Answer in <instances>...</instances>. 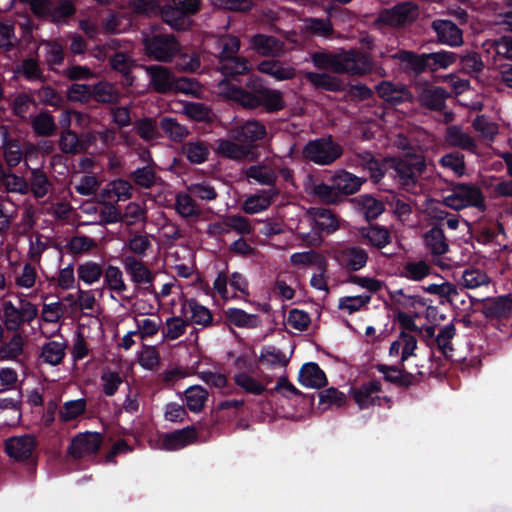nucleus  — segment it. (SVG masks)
Instances as JSON below:
<instances>
[{
	"instance_id": "f257e3e1",
	"label": "nucleus",
	"mask_w": 512,
	"mask_h": 512,
	"mask_svg": "<svg viewBox=\"0 0 512 512\" xmlns=\"http://www.w3.org/2000/svg\"><path fill=\"white\" fill-rule=\"evenodd\" d=\"M13 299L1 303L2 322L9 332H18L25 324L38 317V306L32 303L22 292H12Z\"/></svg>"
},
{
	"instance_id": "f03ea898",
	"label": "nucleus",
	"mask_w": 512,
	"mask_h": 512,
	"mask_svg": "<svg viewBox=\"0 0 512 512\" xmlns=\"http://www.w3.org/2000/svg\"><path fill=\"white\" fill-rule=\"evenodd\" d=\"M451 193L443 198V205L460 211L468 207L485 209V197L482 190L473 183H452Z\"/></svg>"
},
{
	"instance_id": "7ed1b4c3",
	"label": "nucleus",
	"mask_w": 512,
	"mask_h": 512,
	"mask_svg": "<svg viewBox=\"0 0 512 512\" xmlns=\"http://www.w3.org/2000/svg\"><path fill=\"white\" fill-rule=\"evenodd\" d=\"M343 154L342 146L332 135L309 140L302 150L304 159L317 165H331Z\"/></svg>"
},
{
	"instance_id": "20e7f679",
	"label": "nucleus",
	"mask_w": 512,
	"mask_h": 512,
	"mask_svg": "<svg viewBox=\"0 0 512 512\" xmlns=\"http://www.w3.org/2000/svg\"><path fill=\"white\" fill-rule=\"evenodd\" d=\"M311 231L303 234L302 239L309 246H320L324 237L334 233L339 228L337 216L329 209L312 208Z\"/></svg>"
},
{
	"instance_id": "39448f33",
	"label": "nucleus",
	"mask_w": 512,
	"mask_h": 512,
	"mask_svg": "<svg viewBox=\"0 0 512 512\" xmlns=\"http://www.w3.org/2000/svg\"><path fill=\"white\" fill-rule=\"evenodd\" d=\"M391 168L395 174L394 178L398 181L400 186L407 191L415 187L418 178L426 170V163L422 156L407 155L404 158L391 159Z\"/></svg>"
},
{
	"instance_id": "423d86ee",
	"label": "nucleus",
	"mask_w": 512,
	"mask_h": 512,
	"mask_svg": "<svg viewBox=\"0 0 512 512\" xmlns=\"http://www.w3.org/2000/svg\"><path fill=\"white\" fill-rule=\"evenodd\" d=\"M38 441L33 434L12 436L5 440L4 449L9 458L15 462L35 463Z\"/></svg>"
},
{
	"instance_id": "0eeeda50",
	"label": "nucleus",
	"mask_w": 512,
	"mask_h": 512,
	"mask_svg": "<svg viewBox=\"0 0 512 512\" xmlns=\"http://www.w3.org/2000/svg\"><path fill=\"white\" fill-rule=\"evenodd\" d=\"M416 334H418L423 340L429 342L430 345H436L445 359L454 360L452 355L454 349L451 340L456 334V327L453 323H449L442 327L437 336H435V326L433 325H424L422 327L418 326Z\"/></svg>"
},
{
	"instance_id": "6e6552de",
	"label": "nucleus",
	"mask_w": 512,
	"mask_h": 512,
	"mask_svg": "<svg viewBox=\"0 0 512 512\" xmlns=\"http://www.w3.org/2000/svg\"><path fill=\"white\" fill-rule=\"evenodd\" d=\"M245 85L246 88H243L233 83H226L223 88L224 97L248 109L246 96L250 95L260 98L268 89L264 84V80L257 75H250Z\"/></svg>"
},
{
	"instance_id": "1a4fd4ad",
	"label": "nucleus",
	"mask_w": 512,
	"mask_h": 512,
	"mask_svg": "<svg viewBox=\"0 0 512 512\" xmlns=\"http://www.w3.org/2000/svg\"><path fill=\"white\" fill-rule=\"evenodd\" d=\"M373 61L369 54L351 49L339 58L338 73L352 76H364L372 72Z\"/></svg>"
},
{
	"instance_id": "9d476101",
	"label": "nucleus",
	"mask_w": 512,
	"mask_h": 512,
	"mask_svg": "<svg viewBox=\"0 0 512 512\" xmlns=\"http://www.w3.org/2000/svg\"><path fill=\"white\" fill-rule=\"evenodd\" d=\"M146 53L158 61H168L178 49V44L172 36L153 35L144 39Z\"/></svg>"
},
{
	"instance_id": "9b49d317",
	"label": "nucleus",
	"mask_w": 512,
	"mask_h": 512,
	"mask_svg": "<svg viewBox=\"0 0 512 512\" xmlns=\"http://www.w3.org/2000/svg\"><path fill=\"white\" fill-rule=\"evenodd\" d=\"M382 384L379 380L373 379L369 382L363 383L358 388H352V396L356 404L360 409H367L370 406H381V401L384 400L386 403H390V398L387 396L380 397L375 395L381 392Z\"/></svg>"
},
{
	"instance_id": "f8f14e48",
	"label": "nucleus",
	"mask_w": 512,
	"mask_h": 512,
	"mask_svg": "<svg viewBox=\"0 0 512 512\" xmlns=\"http://www.w3.org/2000/svg\"><path fill=\"white\" fill-rule=\"evenodd\" d=\"M416 13L417 7L412 2H403L382 11L379 20L391 27H402L412 23Z\"/></svg>"
},
{
	"instance_id": "ddd939ff",
	"label": "nucleus",
	"mask_w": 512,
	"mask_h": 512,
	"mask_svg": "<svg viewBox=\"0 0 512 512\" xmlns=\"http://www.w3.org/2000/svg\"><path fill=\"white\" fill-rule=\"evenodd\" d=\"M102 441V435L98 432L79 433L72 439L68 452L74 459H80L96 453Z\"/></svg>"
},
{
	"instance_id": "4468645a",
	"label": "nucleus",
	"mask_w": 512,
	"mask_h": 512,
	"mask_svg": "<svg viewBox=\"0 0 512 512\" xmlns=\"http://www.w3.org/2000/svg\"><path fill=\"white\" fill-rule=\"evenodd\" d=\"M431 28L436 33L439 43L451 47H458L463 44V32L453 21L435 19L431 23Z\"/></svg>"
},
{
	"instance_id": "2eb2a0df",
	"label": "nucleus",
	"mask_w": 512,
	"mask_h": 512,
	"mask_svg": "<svg viewBox=\"0 0 512 512\" xmlns=\"http://www.w3.org/2000/svg\"><path fill=\"white\" fill-rule=\"evenodd\" d=\"M122 264L135 286L147 285V290L152 287L154 274L142 261L134 256H126L123 258Z\"/></svg>"
},
{
	"instance_id": "dca6fc26",
	"label": "nucleus",
	"mask_w": 512,
	"mask_h": 512,
	"mask_svg": "<svg viewBox=\"0 0 512 512\" xmlns=\"http://www.w3.org/2000/svg\"><path fill=\"white\" fill-rule=\"evenodd\" d=\"M104 285L112 293L121 298L124 303H130L135 295H127L128 285L123 271L115 265H108L104 272Z\"/></svg>"
},
{
	"instance_id": "f3484780",
	"label": "nucleus",
	"mask_w": 512,
	"mask_h": 512,
	"mask_svg": "<svg viewBox=\"0 0 512 512\" xmlns=\"http://www.w3.org/2000/svg\"><path fill=\"white\" fill-rule=\"evenodd\" d=\"M250 48L258 55L275 58L283 53L284 44L272 35L257 33L249 40Z\"/></svg>"
},
{
	"instance_id": "a211bd4d",
	"label": "nucleus",
	"mask_w": 512,
	"mask_h": 512,
	"mask_svg": "<svg viewBox=\"0 0 512 512\" xmlns=\"http://www.w3.org/2000/svg\"><path fill=\"white\" fill-rule=\"evenodd\" d=\"M378 372L383 374L385 381L398 387L408 389L415 382V375L405 369L403 363L398 365H386L378 363L375 365Z\"/></svg>"
},
{
	"instance_id": "6ab92c4d",
	"label": "nucleus",
	"mask_w": 512,
	"mask_h": 512,
	"mask_svg": "<svg viewBox=\"0 0 512 512\" xmlns=\"http://www.w3.org/2000/svg\"><path fill=\"white\" fill-rule=\"evenodd\" d=\"M248 109L263 107L267 112H278L285 107V100L280 90L268 88L260 98L247 95Z\"/></svg>"
},
{
	"instance_id": "aec40b11",
	"label": "nucleus",
	"mask_w": 512,
	"mask_h": 512,
	"mask_svg": "<svg viewBox=\"0 0 512 512\" xmlns=\"http://www.w3.org/2000/svg\"><path fill=\"white\" fill-rule=\"evenodd\" d=\"M369 256L365 249L358 246H347L339 251L337 260L341 266L351 272L364 268Z\"/></svg>"
},
{
	"instance_id": "412c9836",
	"label": "nucleus",
	"mask_w": 512,
	"mask_h": 512,
	"mask_svg": "<svg viewBox=\"0 0 512 512\" xmlns=\"http://www.w3.org/2000/svg\"><path fill=\"white\" fill-rule=\"evenodd\" d=\"M266 127L259 121L249 120L243 125L231 130L230 136L234 141L241 143H253L265 138Z\"/></svg>"
},
{
	"instance_id": "4be33fe9",
	"label": "nucleus",
	"mask_w": 512,
	"mask_h": 512,
	"mask_svg": "<svg viewBox=\"0 0 512 512\" xmlns=\"http://www.w3.org/2000/svg\"><path fill=\"white\" fill-rule=\"evenodd\" d=\"M192 10V0H172L162 9V17L174 28H181L184 18Z\"/></svg>"
},
{
	"instance_id": "5701e85b",
	"label": "nucleus",
	"mask_w": 512,
	"mask_h": 512,
	"mask_svg": "<svg viewBox=\"0 0 512 512\" xmlns=\"http://www.w3.org/2000/svg\"><path fill=\"white\" fill-rule=\"evenodd\" d=\"M392 59L398 60L403 65L405 73L414 74L416 76L427 71V61L425 53L417 54L410 50L401 49L391 56Z\"/></svg>"
},
{
	"instance_id": "b1692460",
	"label": "nucleus",
	"mask_w": 512,
	"mask_h": 512,
	"mask_svg": "<svg viewBox=\"0 0 512 512\" xmlns=\"http://www.w3.org/2000/svg\"><path fill=\"white\" fill-rule=\"evenodd\" d=\"M377 94L387 103L396 106L409 100L410 91L402 84L391 81H382L376 86Z\"/></svg>"
},
{
	"instance_id": "393cba45",
	"label": "nucleus",
	"mask_w": 512,
	"mask_h": 512,
	"mask_svg": "<svg viewBox=\"0 0 512 512\" xmlns=\"http://www.w3.org/2000/svg\"><path fill=\"white\" fill-rule=\"evenodd\" d=\"M298 382L307 388L320 389L326 386L327 377L317 363L308 362L300 368Z\"/></svg>"
},
{
	"instance_id": "a878e982",
	"label": "nucleus",
	"mask_w": 512,
	"mask_h": 512,
	"mask_svg": "<svg viewBox=\"0 0 512 512\" xmlns=\"http://www.w3.org/2000/svg\"><path fill=\"white\" fill-rule=\"evenodd\" d=\"M482 313L490 319H507L512 314V297L499 296L487 300L482 307Z\"/></svg>"
},
{
	"instance_id": "bb28decb",
	"label": "nucleus",
	"mask_w": 512,
	"mask_h": 512,
	"mask_svg": "<svg viewBox=\"0 0 512 512\" xmlns=\"http://www.w3.org/2000/svg\"><path fill=\"white\" fill-rule=\"evenodd\" d=\"M220 62V71L225 76L221 82L222 89L226 83H231L228 79L236 80L237 76L248 73L251 69V63L245 57L235 56L224 59Z\"/></svg>"
},
{
	"instance_id": "cd10ccee",
	"label": "nucleus",
	"mask_w": 512,
	"mask_h": 512,
	"mask_svg": "<svg viewBox=\"0 0 512 512\" xmlns=\"http://www.w3.org/2000/svg\"><path fill=\"white\" fill-rule=\"evenodd\" d=\"M257 70L278 81L290 80L295 76V69L293 67L274 58L259 62Z\"/></svg>"
},
{
	"instance_id": "c85d7f7f",
	"label": "nucleus",
	"mask_w": 512,
	"mask_h": 512,
	"mask_svg": "<svg viewBox=\"0 0 512 512\" xmlns=\"http://www.w3.org/2000/svg\"><path fill=\"white\" fill-rule=\"evenodd\" d=\"M38 282L37 269L31 262H25L13 271V283L17 289L33 290Z\"/></svg>"
},
{
	"instance_id": "c756f323",
	"label": "nucleus",
	"mask_w": 512,
	"mask_h": 512,
	"mask_svg": "<svg viewBox=\"0 0 512 512\" xmlns=\"http://www.w3.org/2000/svg\"><path fill=\"white\" fill-rule=\"evenodd\" d=\"M28 182V193L31 192L36 199H42L53 191V184L47 174L39 169H32Z\"/></svg>"
},
{
	"instance_id": "7c9ffc66",
	"label": "nucleus",
	"mask_w": 512,
	"mask_h": 512,
	"mask_svg": "<svg viewBox=\"0 0 512 512\" xmlns=\"http://www.w3.org/2000/svg\"><path fill=\"white\" fill-rule=\"evenodd\" d=\"M447 91L442 87H426L418 95L421 106L432 111H441L445 108Z\"/></svg>"
},
{
	"instance_id": "2f4dec72",
	"label": "nucleus",
	"mask_w": 512,
	"mask_h": 512,
	"mask_svg": "<svg viewBox=\"0 0 512 512\" xmlns=\"http://www.w3.org/2000/svg\"><path fill=\"white\" fill-rule=\"evenodd\" d=\"M192 441V428L187 426L181 430L171 433H164L159 436L160 447L174 451L184 448Z\"/></svg>"
},
{
	"instance_id": "473e14b6",
	"label": "nucleus",
	"mask_w": 512,
	"mask_h": 512,
	"mask_svg": "<svg viewBox=\"0 0 512 512\" xmlns=\"http://www.w3.org/2000/svg\"><path fill=\"white\" fill-rule=\"evenodd\" d=\"M423 239L427 249L433 256L444 255L449 250L443 227L440 225H433L431 229L425 232Z\"/></svg>"
},
{
	"instance_id": "72a5a7b5",
	"label": "nucleus",
	"mask_w": 512,
	"mask_h": 512,
	"mask_svg": "<svg viewBox=\"0 0 512 512\" xmlns=\"http://www.w3.org/2000/svg\"><path fill=\"white\" fill-rule=\"evenodd\" d=\"M361 238L366 239L370 245L382 249L391 242V234L389 230L379 224L369 223L366 227L358 230Z\"/></svg>"
},
{
	"instance_id": "f704fd0d",
	"label": "nucleus",
	"mask_w": 512,
	"mask_h": 512,
	"mask_svg": "<svg viewBox=\"0 0 512 512\" xmlns=\"http://www.w3.org/2000/svg\"><path fill=\"white\" fill-rule=\"evenodd\" d=\"M445 142L451 147L468 151H474L477 148L475 139L465 133L459 125H450L446 128Z\"/></svg>"
},
{
	"instance_id": "c9c22d12",
	"label": "nucleus",
	"mask_w": 512,
	"mask_h": 512,
	"mask_svg": "<svg viewBox=\"0 0 512 512\" xmlns=\"http://www.w3.org/2000/svg\"><path fill=\"white\" fill-rule=\"evenodd\" d=\"M145 71L150 76V84L154 90L160 93H165L173 87V75L165 67L160 65L146 66Z\"/></svg>"
},
{
	"instance_id": "e433bc0d",
	"label": "nucleus",
	"mask_w": 512,
	"mask_h": 512,
	"mask_svg": "<svg viewBox=\"0 0 512 512\" xmlns=\"http://www.w3.org/2000/svg\"><path fill=\"white\" fill-rule=\"evenodd\" d=\"M67 344L64 340H51L41 347L40 360L51 366L62 363L66 355Z\"/></svg>"
},
{
	"instance_id": "4c0bfd02",
	"label": "nucleus",
	"mask_w": 512,
	"mask_h": 512,
	"mask_svg": "<svg viewBox=\"0 0 512 512\" xmlns=\"http://www.w3.org/2000/svg\"><path fill=\"white\" fill-rule=\"evenodd\" d=\"M355 202L364 215V218L370 223L377 219L384 211L385 206L382 200L376 199L370 194H362L355 198Z\"/></svg>"
},
{
	"instance_id": "58836bf2",
	"label": "nucleus",
	"mask_w": 512,
	"mask_h": 512,
	"mask_svg": "<svg viewBox=\"0 0 512 512\" xmlns=\"http://www.w3.org/2000/svg\"><path fill=\"white\" fill-rule=\"evenodd\" d=\"M104 272L103 266L93 260H87L78 264L76 269L78 280L88 286L98 283L104 276Z\"/></svg>"
},
{
	"instance_id": "ea45409f",
	"label": "nucleus",
	"mask_w": 512,
	"mask_h": 512,
	"mask_svg": "<svg viewBox=\"0 0 512 512\" xmlns=\"http://www.w3.org/2000/svg\"><path fill=\"white\" fill-rule=\"evenodd\" d=\"M333 181L342 199L345 196L356 193L363 183L359 177L347 171L336 174Z\"/></svg>"
},
{
	"instance_id": "a19ab883",
	"label": "nucleus",
	"mask_w": 512,
	"mask_h": 512,
	"mask_svg": "<svg viewBox=\"0 0 512 512\" xmlns=\"http://www.w3.org/2000/svg\"><path fill=\"white\" fill-rule=\"evenodd\" d=\"M290 262L293 265H315L322 272H326L328 266L325 257L315 250L293 253L290 256Z\"/></svg>"
},
{
	"instance_id": "79ce46f5",
	"label": "nucleus",
	"mask_w": 512,
	"mask_h": 512,
	"mask_svg": "<svg viewBox=\"0 0 512 512\" xmlns=\"http://www.w3.org/2000/svg\"><path fill=\"white\" fill-rule=\"evenodd\" d=\"M427 71L435 72L438 69H447L454 64L458 58L457 53L440 50L432 53H425Z\"/></svg>"
},
{
	"instance_id": "37998d69",
	"label": "nucleus",
	"mask_w": 512,
	"mask_h": 512,
	"mask_svg": "<svg viewBox=\"0 0 512 512\" xmlns=\"http://www.w3.org/2000/svg\"><path fill=\"white\" fill-rule=\"evenodd\" d=\"M245 176L249 181L253 180L261 185L275 186L277 175L268 166L251 165L245 170Z\"/></svg>"
},
{
	"instance_id": "c03bdc74",
	"label": "nucleus",
	"mask_w": 512,
	"mask_h": 512,
	"mask_svg": "<svg viewBox=\"0 0 512 512\" xmlns=\"http://www.w3.org/2000/svg\"><path fill=\"white\" fill-rule=\"evenodd\" d=\"M304 25L306 32L313 36L330 38L334 33V28L329 18L309 17L304 20Z\"/></svg>"
},
{
	"instance_id": "a18cd8bd",
	"label": "nucleus",
	"mask_w": 512,
	"mask_h": 512,
	"mask_svg": "<svg viewBox=\"0 0 512 512\" xmlns=\"http://www.w3.org/2000/svg\"><path fill=\"white\" fill-rule=\"evenodd\" d=\"M226 320L237 327L240 328H254L256 327V322L258 320V316L256 314H248L242 309L239 308H228L224 312Z\"/></svg>"
},
{
	"instance_id": "49530a36",
	"label": "nucleus",
	"mask_w": 512,
	"mask_h": 512,
	"mask_svg": "<svg viewBox=\"0 0 512 512\" xmlns=\"http://www.w3.org/2000/svg\"><path fill=\"white\" fill-rule=\"evenodd\" d=\"M102 194L104 197L115 199L116 201L127 200L132 196V186L126 180L117 179L110 182Z\"/></svg>"
},
{
	"instance_id": "de8ad7c7",
	"label": "nucleus",
	"mask_w": 512,
	"mask_h": 512,
	"mask_svg": "<svg viewBox=\"0 0 512 512\" xmlns=\"http://www.w3.org/2000/svg\"><path fill=\"white\" fill-rule=\"evenodd\" d=\"M490 278L485 271L478 268H467L461 276V284L467 289H476L481 286H487Z\"/></svg>"
},
{
	"instance_id": "09e8293b",
	"label": "nucleus",
	"mask_w": 512,
	"mask_h": 512,
	"mask_svg": "<svg viewBox=\"0 0 512 512\" xmlns=\"http://www.w3.org/2000/svg\"><path fill=\"white\" fill-rule=\"evenodd\" d=\"M217 151L221 156L232 160H242L250 152L248 147L226 139L219 140Z\"/></svg>"
},
{
	"instance_id": "8fccbe9b",
	"label": "nucleus",
	"mask_w": 512,
	"mask_h": 512,
	"mask_svg": "<svg viewBox=\"0 0 512 512\" xmlns=\"http://www.w3.org/2000/svg\"><path fill=\"white\" fill-rule=\"evenodd\" d=\"M306 79L318 89L331 92H337L341 89L339 79L327 73L308 72Z\"/></svg>"
},
{
	"instance_id": "3c124183",
	"label": "nucleus",
	"mask_w": 512,
	"mask_h": 512,
	"mask_svg": "<svg viewBox=\"0 0 512 512\" xmlns=\"http://www.w3.org/2000/svg\"><path fill=\"white\" fill-rule=\"evenodd\" d=\"M1 170V182L8 192L26 195L28 193V182L23 176H19L12 172H4Z\"/></svg>"
},
{
	"instance_id": "603ef678",
	"label": "nucleus",
	"mask_w": 512,
	"mask_h": 512,
	"mask_svg": "<svg viewBox=\"0 0 512 512\" xmlns=\"http://www.w3.org/2000/svg\"><path fill=\"white\" fill-rule=\"evenodd\" d=\"M12 338L0 348V354L7 360H15L23 354L25 338L18 331L13 332Z\"/></svg>"
},
{
	"instance_id": "864d4df0",
	"label": "nucleus",
	"mask_w": 512,
	"mask_h": 512,
	"mask_svg": "<svg viewBox=\"0 0 512 512\" xmlns=\"http://www.w3.org/2000/svg\"><path fill=\"white\" fill-rule=\"evenodd\" d=\"M215 43L219 50V61L237 56L240 49L239 38L232 35L220 37L216 39Z\"/></svg>"
},
{
	"instance_id": "5fc2aeb1",
	"label": "nucleus",
	"mask_w": 512,
	"mask_h": 512,
	"mask_svg": "<svg viewBox=\"0 0 512 512\" xmlns=\"http://www.w3.org/2000/svg\"><path fill=\"white\" fill-rule=\"evenodd\" d=\"M93 98L102 103H116L120 98L119 91L108 82H99L92 90Z\"/></svg>"
},
{
	"instance_id": "6e6d98bb",
	"label": "nucleus",
	"mask_w": 512,
	"mask_h": 512,
	"mask_svg": "<svg viewBox=\"0 0 512 512\" xmlns=\"http://www.w3.org/2000/svg\"><path fill=\"white\" fill-rule=\"evenodd\" d=\"M259 362L271 367H286L289 363V358L279 349L266 347L261 351Z\"/></svg>"
},
{
	"instance_id": "4d7b16f0",
	"label": "nucleus",
	"mask_w": 512,
	"mask_h": 512,
	"mask_svg": "<svg viewBox=\"0 0 512 512\" xmlns=\"http://www.w3.org/2000/svg\"><path fill=\"white\" fill-rule=\"evenodd\" d=\"M32 127L41 136H50L56 131V123L53 116L46 112H41L32 119Z\"/></svg>"
},
{
	"instance_id": "13d9d810",
	"label": "nucleus",
	"mask_w": 512,
	"mask_h": 512,
	"mask_svg": "<svg viewBox=\"0 0 512 512\" xmlns=\"http://www.w3.org/2000/svg\"><path fill=\"white\" fill-rule=\"evenodd\" d=\"M85 409L86 402L83 399L67 401L59 411V418L63 422L72 421L83 414Z\"/></svg>"
},
{
	"instance_id": "bf43d9fd",
	"label": "nucleus",
	"mask_w": 512,
	"mask_h": 512,
	"mask_svg": "<svg viewBox=\"0 0 512 512\" xmlns=\"http://www.w3.org/2000/svg\"><path fill=\"white\" fill-rule=\"evenodd\" d=\"M361 164L365 169L368 170L370 178L374 183L380 182V180L384 177L385 171L383 169L382 164L378 159H376L372 153L364 152L360 155Z\"/></svg>"
},
{
	"instance_id": "052dcab7",
	"label": "nucleus",
	"mask_w": 512,
	"mask_h": 512,
	"mask_svg": "<svg viewBox=\"0 0 512 512\" xmlns=\"http://www.w3.org/2000/svg\"><path fill=\"white\" fill-rule=\"evenodd\" d=\"M234 381L239 387L244 389L245 392L253 395H261L265 391V386L246 372L235 374Z\"/></svg>"
},
{
	"instance_id": "680f3d73",
	"label": "nucleus",
	"mask_w": 512,
	"mask_h": 512,
	"mask_svg": "<svg viewBox=\"0 0 512 512\" xmlns=\"http://www.w3.org/2000/svg\"><path fill=\"white\" fill-rule=\"evenodd\" d=\"M77 294V309L86 314L93 313L98 306L95 290L78 288Z\"/></svg>"
},
{
	"instance_id": "e2e57ef3",
	"label": "nucleus",
	"mask_w": 512,
	"mask_h": 512,
	"mask_svg": "<svg viewBox=\"0 0 512 512\" xmlns=\"http://www.w3.org/2000/svg\"><path fill=\"white\" fill-rule=\"evenodd\" d=\"M371 301V295L345 296L339 299L338 308L347 310L349 314L360 311L362 307L368 305Z\"/></svg>"
},
{
	"instance_id": "0e129e2a",
	"label": "nucleus",
	"mask_w": 512,
	"mask_h": 512,
	"mask_svg": "<svg viewBox=\"0 0 512 512\" xmlns=\"http://www.w3.org/2000/svg\"><path fill=\"white\" fill-rule=\"evenodd\" d=\"M431 273V267L425 261L408 262L402 276L413 281H420Z\"/></svg>"
},
{
	"instance_id": "69168bd1",
	"label": "nucleus",
	"mask_w": 512,
	"mask_h": 512,
	"mask_svg": "<svg viewBox=\"0 0 512 512\" xmlns=\"http://www.w3.org/2000/svg\"><path fill=\"white\" fill-rule=\"evenodd\" d=\"M271 202L272 198L270 195H252L245 200L243 210L247 214H255L266 210L271 205Z\"/></svg>"
},
{
	"instance_id": "338daca9",
	"label": "nucleus",
	"mask_w": 512,
	"mask_h": 512,
	"mask_svg": "<svg viewBox=\"0 0 512 512\" xmlns=\"http://www.w3.org/2000/svg\"><path fill=\"white\" fill-rule=\"evenodd\" d=\"M346 395L335 387L327 388L319 393V404L327 407H341L346 403Z\"/></svg>"
},
{
	"instance_id": "774afa93",
	"label": "nucleus",
	"mask_w": 512,
	"mask_h": 512,
	"mask_svg": "<svg viewBox=\"0 0 512 512\" xmlns=\"http://www.w3.org/2000/svg\"><path fill=\"white\" fill-rule=\"evenodd\" d=\"M59 148L64 153L76 154L83 149L76 133L71 130L63 131L59 140Z\"/></svg>"
}]
</instances>
